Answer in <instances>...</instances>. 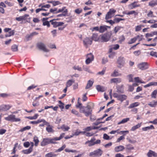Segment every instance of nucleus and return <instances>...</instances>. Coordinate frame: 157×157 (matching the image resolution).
<instances>
[{
	"label": "nucleus",
	"instance_id": "30",
	"mask_svg": "<svg viewBox=\"0 0 157 157\" xmlns=\"http://www.w3.org/2000/svg\"><path fill=\"white\" fill-rule=\"evenodd\" d=\"M57 155L53 152H50L47 154L45 155V157H55Z\"/></svg>",
	"mask_w": 157,
	"mask_h": 157
},
{
	"label": "nucleus",
	"instance_id": "3",
	"mask_svg": "<svg viewBox=\"0 0 157 157\" xmlns=\"http://www.w3.org/2000/svg\"><path fill=\"white\" fill-rule=\"evenodd\" d=\"M102 153L103 151L101 149H98L90 152L89 156L90 157H100L101 156Z\"/></svg>",
	"mask_w": 157,
	"mask_h": 157
},
{
	"label": "nucleus",
	"instance_id": "62",
	"mask_svg": "<svg viewBox=\"0 0 157 157\" xmlns=\"http://www.w3.org/2000/svg\"><path fill=\"white\" fill-rule=\"evenodd\" d=\"M73 69L74 70H77L78 71H82V70L81 67H79L78 66H75L73 67Z\"/></svg>",
	"mask_w": 157,
	"mask_h": 157
},
{
	"label": "nucleus",
	"instance_id": "64",
	"mask_svg": "<svg viewBox=\"0 0 157 157\" xmlns=\"http://www.w3.org/2000/svg\"><path fill=\"white\" fill-rule=\"evenodd\" d=\"M150 55L155 57H157V52L154 51L151 52L150 53Z\"/></svg>",
	"mask_w": 157,
	"mask_h": 157
},
{
	"label": "nucleus",
	"instance_id": "44",
	"mask_svg": "<svg viewBox=\"0 0 157 157\" xmlns=\"http://www.w3.org/2000/svg\"><path fill=\"white\" fill-rule=\"evenodd\" d=\"M149 6L151 7H154L157 5L156 2L154 1H151L149 2Z\"/></svg>",
	"mask_w": 157,
	"mask_h": 157
},
{
	"label": "nucleus",
	"instance_id": "50",
	"mask_svg": "<svg viewBox=\"0 0 157 157\" xmlns=\"http://www.w3.org/2000/svg\"><path fill=\"white\" fill-rule=\"evenodd\" d=\"M122 27L120 26L115 27L114 29V32L115 33H116L118 31L120 30Z\"/></svg>",
	"mask_w": 157,
	"mask_h": 157
},
{
	"label": "nucleus",
	"instance_id": "51",
	"mask_svg": "<svg viewBox=\"0 0 157 157\" xmlns=\"http://www.w3.org/2000/svg\"><path fill=\"white\" fill-rule=\"evenodd\" d=\"M114 22H115V23H118L120 21H124V19L116 17L114 19Z\"/></svg>",
	"mask_w": 157,
	"mask_h": 157
},
{
	"label": "nucleus",
	"instance_id": "36",
	"mask_svg": "<svg viewBox=\"0 0 157 157\" xmlns=\"http://www.w3.org/2000/svg\"><path fill=\"white\" fill-rule=\"evenodd\" d=\"M139 103L138 102H135L131 104L128 107L129 109H131L139 105Z\"/></svg>",
	"mask_w": 157,
	"mask_h": 157
},
{
	"label": "nucleus",
	"instance_id": "42",
	"mask_svg": "<svg viewBox=\"0 0 157 157\" xmlns=\"http://www.w3.org/2000/svg\"><path fill=\"white\" fill-rule=\"evenodd\" d=\"M83 69L85 71H87L89 73H92V71L90 69L89 67L86 66H83Z\"/></svg>",
	"mask_w": 157,
	"mask_h": 157
},
{
	"label": "nucleus",
	"instance_id": "46",
	"mask_svg": "<svg viewBox=\"0 0 157 157\" xmlns=\"http://www.w3.org/2000/svg\"><path fill=\"white\" fill-rule=\"evenodd\" d=\"M66 147V145L65 144L63 145L61 147L59 148L58 149L56 150L55 152H60L61 151H63Z\"/></svg>",
	"mask_w": 157,
	"mask_h": 157
},
{
	"label": "nucleus",
	"instance_id": "8",
	"mask_svg": "<svg viewBox=\"0 0 157 157\" xmlns=\"http://www.w3.org/2000/svg\"><path fill=\"white\" fill-rule=\"evenodd\" d=\"M56 20L54 19L50 20L49 21L51 24L53 25L54 27L56 28L59 26H62L64 24V23L63 22L57 21Z\"/></svg>",
	"mask_w": 157,
	"mask_h": 157
},
{
	"label": "nucleus",
	"instance_id": "4",
	"mask_svg": "<svg viewBox=\"0 0 157 157\" xmlns=\"http://www.w3.org/2000/svg\"><path fill=\"white\" fill-rule=\"evenodd\" d=\"M113 97L116 98L117 100L122 102L124 100L127 98V96L124 94H119L117 93H115L113 94Z\"/></svg>",
	"mask_w": 157,
	"mask_h": 157
},
{
	"label": "nucleus",
	"instance_id": "43",
	"mask_svg": "<svg viewBox=\"0 0 157 157\" xmlns=\"http://www.w3.org/2000/svg\"><path fill=\"white\" fill-rule=\"evenodd\" d=\"M14 31L13 30L9 31L8 33L6 34L5 36L6 37H9L14 35Z\"/></svg>",
	"mask_w": 157,
	"mask_h": 157
},
{
	"label": "nucleus",
	"instance_id": "28",
	"mask_svg": "<svg viewBox=\"0 0 157 157\" xmlns=\"http://www.w3.org/2000/svg\"><path fill=\"white\" fill-rule=\"evenodd\" d=\"M125 14L127 15H130L131 14H134L135 16H137L138 15V13L136 12L135 10H131L128 12V13H125Z\"/></svg>",
	"mask_w": 157,
	"mask_h": 157
},
{
	"label": "nucleus",
	"instance_id": "1",
	"mask_svg": "<svg viewBox=\"0 0 157 157\" xmlns=\"http://www.w3.org/2000/svg\"><path fill=\"white\" fill-rule=\"evenodd\" d=\"M92 110L91 107L90 105H87L86 106L82 107L80 108L81 113L84 114L86 117H88L92 114Z\"/></svg>",
	"mask_w": 157,
	"mask_h": 157
},
{
	"label": "nucleus",
	"instance_id": "52",
	"mask_svg": "<svg viewBox=\"0 0 157 157\" xmlns=\"http://www.w3.org/2000/svg\"><path fill=\"white\" fill-rule=\"evenodd\" d=\"M98 39V34L97 33H94L93 34L92 36V39Z\"/></svg>",
	"mask_w": 157,
	"mask_h": 157
},
{
	"label": "nucleus",
	"instance_id": "38",
	"mask_svg": "<svg viewBox=\"0 0 157 157\" xmlns=\"http://www.w3.org/2000/svg\"><path fill=\"white\" fill-rule=\"evenodd\" d=\"M74 82V81L72 80H69L66 83V86L68 87H69L71 86Z\"/></svg>",
	"mask_w": 157,
	"mask_h": 157
},
{
	"label": "nucleus",
	"instance_id": "6",
	"mask_svg": "<svg viewBox=\"0 0 157 157\" xmlns=\"http://www.w3.org/2000/svg\"><path fill=\"white\" fill-rule=\"evenodd\" d=\"M37 46L39 49L44 52H48L50 51V50L46 48L45 45L42 42L38 43Z\"/></svg>",
	"mask_w": 157,
	"mask_h": 157
},
{
	"label": "nucleus",
	"instance_id": "47",
	"mask_svg": "<svg viewBox=\"0 0 157 157\" xmlns=\"http://www.w3.org/2000/svg\"><path fill=\"white\" fill-rule=\"evenodd\" d=\"M33 151L31 148H29L28 149H26L23 151V152L25 154H29L30 153Z\"/></svg>",
	"mask_w": 157,
	"mask_h": 157
},
{
	"label": "nucleus",
	"instance_id": "31",
	"mask_svg": "<svg viewBox=\"0 0 157 157\" xmlns=\"http://www.w3.org/2000/svg\"><path fill=\"white\" fill-rule=\"evenodd\" d=\"M61 129L63 131H67L70 129V128L67 125L63 124L61 126Z\"/></svg>",
	"mask_w": 157,
	"mask_h": 157
},
{
	"label": "nucleus",
	"instance_id": "5",
	"mask_svg": "<svg viewBox=\"0 0 157 157\" xmlns=\"http://www.w3.org/2000/svg\"><path fill=\"white\" fill-rule=\"evenodd\" d=\"M5 119L8 121L12 122H18L20 121L21 120L18 118H16L15 115L11 114L5 118Z\"/></svg>",
	"mask_w": 157,
	"mask_h": 157
},
{
	"label": "nucleus",
	"instance_id": "7",
	"mask_svg": "<svg viewBox=\"0 0 157 157\" xmlns=\"http://www.w3.org/2000/svg\"><path fill=\"white\" fill-rule=\"evenodd\" d=\"M116 12V10L113 9H110L109 12L106 14L105 17V19L108 20L111 18L114 15V14Z\"/></svg>",
	"mask_w": 157,
	"mask_h": 157
},
{
	"label": "nucleus",
	"instance_id": "13",
	"mask_svg": "<svg viewBox=\"0 0 157 157\" xmlns=\"http://www.w3.org/2000/svg\"><path fill=\"white\" fill-rule=\"evenodd\" d=\"M137 2H134L128 5V7L129 9L132 10L137 7H140V5L137 4Z\"/></svg>",
	"mask_w": 157,
	"mask_h": 157
},
{
	"label": "nucleus",
	"instance_id": "61",
	"mask_svg": "<svg viewBox=\"0 0 157 157\" xmlns=\"http://www.w3.org/2000/svg\"><path fill=\"white\" fill-rule=\"evenodd\" d=\"M82 11V10L81 9H77L75 10V12L76 13L79 14L81 13Z\"/></svg>",
	"mask_w": 157,
	"mask_h": 157
},
{
	"label": "nucleus",
	"instance_id": "14",
	"mask_svg": "<svg viewBox=\"0 0 157 157\" xmlns=\"http://www.w3.org/2000/svg\"><path fill=\"white\" fill-rule=\"evenodd\" d=\"M96 139L93 137L90 140H88L86 141L85 143V144H87L89 147H91L94 145V141H95Z\"/></svg>",
	"mask_w": 157,
	"mask_h": 157
},
{
	"label": "nucleus",
	"instance_id": "37",
	"mask_svg": "<svg viewBox=\"0 0 157 157\" xmlns=\"http://www.w3.org/2000/svg\"><path fill=\"white\" fill-rule=\"evenodd\" d=\"M151 86H155V82H152L149 83L148 84L144 86V87L145 88L149 87Z\"/></svg>",
	"mask_w": 157,
	"mask_h": 157
},
{
	"label": "nucleus",
	"instance_id": "59",
	"mask_svg": "<svg viewBox=\"0 0 157 157\" xmlns=\"http://www.w3.org/2000/svg\"><path fill=\"white\" fill-rule=\"evenodd\" d=\"M103 138L105 140H108L111 139L109 136L106 134H103Z\"/></svg>",
	"mask_w": 157,
	"mask_h": 157
},
{
	"label": "nucleus",
	"instance_id": "35",
	"mask_svg": "<svg viewBox=\"0 0 157 157\" xmlns=\"http://www.w3.org/2000/svg\"><path fill=\"white\" fill-rule=\"evenodd\" d=\"M129 120V118H126L123 119L120 122H118L117 123V124L118 125H120L121 124L125 123L127 122V121H128Z\"/></svg>",
	"mask_w": 157,
	"mask_h": 157
},
{
	"label": "nucleus",
	"instance_id": "29",
	"mask_svg": "<svg viewBox=\"0 0 157 157\" xmlns=\"http://www.w3.org/2000/svg\"><path fill=\"white\" fill-rule=\"evenodd\" d=\"M68 10L67 9H66L64 10L63 13L57 15V17H61L63 16L66 17L67 16Z\"/></svg>",
	"mask_w": 157,
	"mask_h": 157
},
{
	"label": "nucleus",
	"instance_id": "10",
	"mask_svg": "<svg viewBox=\"0 0 157 157\" xmlns=\"http://www.w3.org/2000/svg\"><path fill=\"white\" fill-rule=\"evenodd\" d=\"M137 67L141 70H144L149 68V64L147 62H142L138 64L137 65Z\"/></svg>",
	"mask_w": 157,
	"mask_h": 157
},
{
	"label": "nucleus",
	"instance_id": "11",
	"mask_svg": "<svg viewBox=\"0 0 157 157\" xmlns=\"http://www.w3.org/2000/svg\"><path fill=\"white\" fill-rule=\"evenodd\" d=\"M86 59L85 62L86 64H88L94 60V56L91 53H90L86 55Z\"/></svg>",
	"mask_w": 157,
	"mask_h": 157
},
{
	"label": "nucleus",
	"instance_id": "58",
	"mask_svg": "<svg viewBox=\"0 0 157 157\" xmlns=\"http://www.w3.org/2000/svg\"><path fill=\"white\" fill-rule=\"evenodd\" d=\"M129 133V131L128 130L121 131L118 132V133L120 134H123V136H125L126 134H128Z\"/></svg>",
	"mask_w": 157,
	"mask_h": 157
},
{
	"label": "nucleus",
	"instance_id": "63",
	"mask_svg": "<svg viewBox=\"0 0 157 157\" xmlns=\"http://www.w3.org/2000/svg\"><path fill=\"white\" fill-rule=\"evenodd\" d=\"M126 148L128 150H132L134 149V147H132L131 144H129L126 146Z\"/></svg>",
	"mask_w": 157,
	"mask_h": 157
},
{
	"label": "nucleus",
	"instance_id": "54",
	"mask_svg": "<svg viewBox=\"0 0 157 157\" xmlns=\"http://www.w3.org/2000/svg\"><path fill=\"white\" fill-rule=\"evenodd\" d=\"M5 3L7 5L9 6H12L14 5V3L10 2H8V1H5Z\"/></svg>",
	"mask_w": 157,
	"mask_h": 157
},
{
	"label": "nucleus",
	"instance_id": "16",
	"mask_svg": "<svg viewBox=\"0 0 157 157\" xmlns=\"http://www.w3.org/2000/svg\"><path fill=\"white\" fill-rule=\"evenodd\" d=\"M124 86L123 85L117 86V91L118 93L123 94L124 93Z\"/></svg>",
	"mask_w": 157,
	"mask_h": 157
},
{
	"label": "nucleus",
	"instance_id": "53",
	"mask_svg": "<svg viewBox=\"0 0 157 157\" xmlns=\"http://www.w3.org/2000/svg\"><path fill=\"white\" fill-rule=\"evenodd\" d=\"M157 94V90H154L151 93V96L152 98H155Z\"/></svg>",
	"mask_w": 157,
	"mask_h": 157
},
{
	"label": "nucleus",
	"instance_id": "39",
	"mask_svg": "<svg viewBox=\"0 0 157 157\" xmlns=\"http://www.w3.org/2000/svg\"><path fill=\"white\" fill-rule=\"evenodd\" d=\"M141 123H138L137 125L133 126L131 129V130L134 131L136 129L140 127L141 126Z\"/></svg>",
	"mask_w": 157,
	"mask_h": 157
},
{
	"label": "nucleus",
	"instance_id": "48",
	"mask_svg": "<svg viewBox=\"0 0 157 157\" xmlns=\"http://www.w3.org/2000/svg\"><path fill=\"white\" fill-rule=\"evenodd\" d=\"M31 128V127L30 126H28L26 127H24L22 128H21L20 130L19 131L21 132H23L25 131H26L27 130H29Z\"/></svg>",
	"mask_w": 157,
	"mask_h": 157
},
{
	"label": "nucleus",
	"instance_id": "45",
	"mask_svg": "<svg viewBox=\"0 0 157 157\" xmlns=\"http://www.w3.org/2000/svg\"><path fill=\"white\" fill-rule=\"evenodd\" d=\"M50 3H52L54 6L59 5L61 3L59 1H51L49 2Z\"/></svg>",
	"mask_w": 157,
	"mask_h": 157
},
{
	"label": "nucleus",
	"instance_id": "32",
	"mask_svg": "<svg viewBox=\"0 0 157 157\" xmlns=\"http://www.w3.org/2000/svg\"><path fill=\"white\" fill-rule=\"evenodd\" d=\"M121 75V74L119 73L118 71L116 70H115L111 74V76L113 77H117Z\"/></svg>",
	"mask_w": 157,
	"mask_h": 157
},
{
	"label": "nucleus",
	"instance_id": "56",
	"mask_svg": "<svg viewBox=\"0 0 157 157\" xmlns=\"http://www.w3.org/2000/svg\"><path fill=\"white\" fill-rule=\"evenodd\" d=\"M153 12L151 11H150L147 14V16L148 17H155L156 16L153 15Z\"/></svg>",
	"mask_w": 157,
	"mask_h": 157
},
{
	"label": "nucleus",
	"instance_id": "25",
	"mask_svg": "<svg viewBox=\"0 0 157 157\" xmlns=\"http://www.w3.org/2000/svg\"><path fill=\"white\" fill-rule=\"evenodd\" d=\"M44 119H39L37 121H31L30 122V123L33 124H36L39 123H41V121H44Z\"/></svg>",
	"mask_w": 157,
	"mask_h": 157
},
{
	"label": "nucleus",
	"instance_id": "2",
	"mask_svg": "<svg viewBox=\"0 0 157 157\" xmlns=\"http://www.w3.org/2000/svg\"><path fill=\"white\" fill-rule=\"evenodd\" d=\"M56 143V142H55L54 138L52 139L46 138L43 139L40 144L42 146H44L49 144Z\"/></svg>",
	"mask_w": 157,
	"mask_h": 157
},
{
	"label": "nucleus",
	"instance_id": "60",
	"mask_svg": "<svg viewBox=\"0 0 157 157\" xmlns=\"http://www.w3.org/2000/svg\"><path fill=\"white\" fill-rule=\"evenodd\" d=\"M43 25L44 26H47L48 27H49L50 26L49 22L48 21L43 22Z\"/></svg>",
	"mask_w": 157,
	"mask_h": 157
},
{
	"label": "nucleus",
	"instance_id": "21",
	"mask_svg": "<svg viewBox=\"0 0 157 157\" xmlns=\"http://www.w3.org/2000/svg\"><path fill=\"white\" fill-rule=\"evenodd\" d=\"M124 149V146L122 145H120L116 147L114 149L115 151L118 152L121 151H122Z\"/></svg>",
	"mask_w": 157,
	"mask_h": 157
},
{
	"label": "nucleus",
	"instance_id": "34",
	"mask_svg": "<svg viewBox=\"0 0 157 157\" xmlns=\"http://www.w3.org/2000/svg\"><path fill=\"white\" fill-rule=\"evenodd\" d=\"M33 141L35 143V146H37L39 142V140L38 137L36 136H35L33 137Z\"/></svg>",
	"mask_w": 157,
	"mask_h": 157
},
{
	"label": "nucleus",
	"instance_id": "23",
	"mask_svg": "<svg viewBox=\"0 0 157 157\" xmlns=\"http://www.w3.org/2000/svg\"><path fill=\"white\" fill-rule=\"evenodd\" d=\"M111 47L109 49V52H111L113 49L117 50L119 47V45L118 44L113 45L111 46Z\"/></svg>",
	"mask_w": 157,
	"mask_h": 157
},
{
	"label": "nucleus",
	"instance_id": "57",
	"mask_svg": "<svg viewBox=\"0 0 157 157\" xmlns=\"http://www.w3.org/2000/svg\"><path fill=\"white\" fill-rule=\"evenodd\" d=\"M109 57L110 58L113 59L115 55V52L112 51L111 52H110L109 51Z\"/></svg>",
	"mask_w": 157,
	"mask_h": 157
},
{
	"label": "nucleus",
	"instance_id": "19",
	"mask_svg": "<svg viewBox=\"0 0 157 157\" xmlns=\"http://www.w3.org/2000/svg\"><path fill=\"white\" fill-rule=\"evenodd\" d=\"M107 28H110V27L105 25L100 26L99 30V32L101 33H104L107 30Z\"/></svg>",
	"mask_w": 157,
	"mask_h": 157
},
{
	"label": "nucleus",
	"instance_id": "9",
	"mask_svg": "<svg viewBox=\"0 0 157 157\" xmlns=\"http://www.w3.org/2000/svg\"><path fill=\"white\" fill-rule=\"evenodd\" d=\"M125 59L123 57H120L117 60V63L118 64V67L121 68L125 64Z\"/></svg>",
	"mask_w": 157,
	"mask_h": 157
},
{
	"label": "nucleus",
	"instance_id": "27",
	"mask_svg": "<svg viewBox=\"0 0 157 157\" xmlns=\"http://www.w3.org/2000/svg\"><path fill=\"white\" fill-rule=\"evenodd\" d=\"M94 83V82L93 81L89 80L88 81L86 86L85 87V89H88L91 87Z\"/></svg>",
	"mask_w": 157,
	"mask_h": 157
},
{
	"label": "nucleus",
	"instance_id": "55",
	"mask_svg": "<svg viewBox=\"0 0 157 157\" xmlns=\"http://www.w3.org/2000/svg\"><path fill=\"white\" fill-rule=\"evenodd\" d=\"M66 9L65 7H63L62 8L60 9H59L58 10H57V12H56L55 13H60L61 12H63L64 10H66Z\"/></svg>",
	"mask_w": 157,
	"mask_h": 157
},
{
	"label": "nucleus",
	"instance_id": "17",
	"mask_svg": "<svg viewBox=\"0 0 157 157\" xmlns=\"http://www.w3.org/2000/svg\"><path fill=\"white\" fill-rule=\"evenodd\" d=\"M10 108L9 105H2L0 106V112L6 111Z\"/></svg>",
	"mask_w": 157,
	"mask_h": 157
},
{
	"label": "nucleus",
	"instance_id": "49",
	"mask_svg": "<svg viewBox=\"0 0 157 157\" xmlns=\"http://www.w3.org/2000/svg\"><path fill=\"white\" fill-rule=\"evenodd\" d=\"M59 105V107L61 109L62 111H63V109H64V104L61 101H59L58 102Z\"/></svg>",
	"mask_w": 157,
	"mask_h": 157
},
{
	"label": "nucleus",
	"instance_id": "24",
	"mask_svg": "<svg viewBox=\"0 0 157 157\" xmlns=\"http://www.w3.org/2000/svg\"><path fill=\"white\" fill-rule=\"evenodd\" d=\"M83 43L86 47L90 45L92 43V40H84Z\"/></svg>",
	"mask_w": 157,
	"mask_h": 157
},
{
	"label": "nucleus",
	"instance_id": "33",
	"mask_svg": "<svg viewBox=\"0 0 157 157\" xmlns=\"http://www.w3.org/2000/svg\"><path fill=\"white\" fill-rule=\"evenodd\" d=\"M154 128V126L151 125L149 126L146 127L142 128V130L143 131H147L148 130L153 129Z\"/></svg>",
	"mask_w": 157,
	"mask_h": 157
},
{
	"label": "nucleus",
	"instance_id": "12",
	"mask_svg": "<svg viewBox=\"0 0 157 157\" xmlns=\"http://www.w3.org/2000/svg\"><path fill=\"white\" fill-rule=\"evenodd\" d=\"M44 124H45L47 127L46 128V129L47 132L49 133L53 132V129H52L53 126L51 125L50 123L48 122H47L44 120Z\"/></svg>",
	"mask_w": 157,
	"mask_h": 157
},
{
	"label": "nucleus",
	"instance_id": "40",
	"mask_svg": "<svg viewBox=\"0 0 157 157\" xmlns=\"http://www.w3.org/2000/svg\"><path fill=\"white\" fill-rule=\"evenodd\" d=\"M64 135H65V133H63L61 134V135H60V136H59V137H54V138L55 140V142H56V141L57 140H60L61 139H62L64 136Z\"/></svg>",
	"mask_w": 157,
	"mask_h": 157
},
{
	"label": "nucleus",
	"instance_id": "20",
	"mask_svg": "<svg viewBox=\"0 0 157 157\" xmlns=\"http://www.w3.org/2000/svg\"><path fill=\"white\" fill-rule=\"evenodd\" d=\"M121 82V79L120 78H113L111 79V83H115L116 84L120 83Z\"/></svg>",
	"mask_w": 157,
	"mask_h": 157
},
{
	"label": "nucleus",
	"instance_id": "18",
	"mask_svg": "<svg viewBox=\"0 0 157 157\" xmlns=\"http://www.w3.org/2000/svg\"><path fill=\"white\" fill-rule=\"evenodd\" d=\"M147 155L148 157H157V153L155 152L152 150H150L147 154Z\"/></svg>",
	"mask_w": 157,
	"mask_h": 157
},
{
	"label": "nucleus",
	"instance_id": "22",
	"mask_svg": "<svg viewBox=\"0 0 157 157\" xmlns=\"http://www.w3.org/2000/svg\"><path fill=\"white\" fill-rule=\"evenodd\" d=\"M96 88L98 91H100L101 92H104L105 90V87L99 85H97L96 86Z\"/></svg>",
	"mask_w": 157,
	"mask_h": 157
},
{
	"label": "nucleus",
	"instance_id": "26",
	"mask_svg": "<svg viewBox=\"0 0 157 157\" xmlns=\"http://www.w3.org/2000/svg\"><path fill=\"white\" fill-rule=\"evenodd\" d=\"M28 16L27 15L25 14L23 16H20L16 18V20L18 21H21L23 20H25L26 17Z\"/></svg>",
	"mask_w": 157,
	"mask_h": 157
},
{
	"label": "nucleus",
	"instance_id": "15",
	"mask_svg": "<svg viewBox=\"0 0 157 157\" xmlns=\"http://www.w3.org/2000/svg\"><path fill=\"white\" fill-rule=\"evenodd\" d=\"M112 35L110 32H108L103 34L101 36V39H109Z\"/></svg>",
	"mask_w": 157,
	"mask_h": 157
},
{
	"label": "nucleus",
	"instance_id": "41",
	"mask_svg": "<svg viewBox=\"0 0 157 157\" xmlns=\"http://www.w3.org/2000/svg\"><path fill=\"white\" fill-rule=\"evenodd\" d=\"M11 49L13 52H16L18 51V46L15 44L12 45Z\"/></svg>",
	"mask_w": 157,
	"mask_h": 157
}]
</instances>
